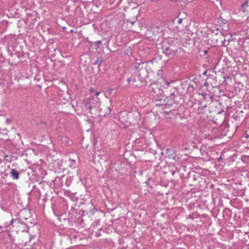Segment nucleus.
Here are the masks:
<instances>
[{
  "label": "nucleus",
  "instance_id": "f257e3e1",
  "mask_svg": "<svg viewBox=\"0 0 249 249\" xmlns=\"http://www.w3.org/2000/svg\"><path fill=\"white\" fill-rule=\"evenodd\" d=\"M8 51L11 57L9 58V61L11 62L12 65H16L19 61V53L15 51L13 47H9Z\"/></svg>",
  "mask_w": 249,
  "mask_h": 249
},
{
  "label": "nucleus",
  "instance_id": "f03ea898",
  "mask_svg": "<svg viewBox=\"0 0 249 249\" xmlns=\"http://www.w3.org/2000/svg\"><path fill=\"white\" fill-rule=\"evenodd\" d=\"M90 99H86L84 101V107L88 110H89L90 111L92 109V107L90 104Z\"/></svg>",
  "mask_w": 249,
  "mask_h": 249
},
{
  "label": "nucleus",
  "instance_id": "7ed1b4c3",
  "mask_svg": "<svg viewBox=\"0 0 249 249\" xmlns=\"http://www.w3.org/2000/svg\"><path fill=\"white\" fill-rule=\"evenodd\" d=\"M11 176L14 179H18L19 178V173L15 169H12L11 171Z\"/></svg>",
  "mask_w": 249,
  "mask_h": 249
},
{
  "label": "nucleus",
  "instance_id": "20e7f679",
  "mask_svg": "<svg viewBox=\"0 0 249 249\" xmlns=\"http://www.w3.org/2000/svg\"><path fill=\"white\" fill-rule=\"evenodd\" d=\"M242 9L243 12L248 15L249 14V5L247 3L243 4L242 5Z\"/></svg>",
  "mask_w": 249,
  "mask_h": 249
},
{
  "label": "nucleus",
  "instance_id": "39448f33",
  "mask_svg": "<svg viewBox=\"0 0 249 249\" xmlns=\"http://www.w3.org/2000/svg\"><path fill=\"white\" fill-rule=\"evenodd\" d=\"M104 111H103V115H106L107 114H109L111 113V110L109 107H106L104 108Z\"/></svg>",
  "mask_w": 249,
  "mask_h": 249
},
{
  "label": "nucleus",
  "instance_id": "423d86ee",
  "mask_svg": "<svg viewBox=\"0 0 249 249\" xmlns=\"http://www.w3.org/2000/svg\"><path fill=\"white\" fill-rule=\"evenodd\" d=\"M4 159L5 160H6L7 161H8V162H11L12 160L11 157H10V156H9L8 155L5 156Z\"/></svg>",
  "mask_w": 249,
  "mask_h": 249
},
{
  "label": "nucleus",
  "instance_id": "0eeeda50",
  "mask_svg": "<svg viewBox=\"0 0 249 249\" xmlns=\"http://www.w3.org/2000/svg\"><path fill=\"white\" fill-rule=\"evenodd\" d=\"M102 60L100 58H98L96 60V62L95 63L96 64H98L99 65H100L102 63Z\"/></svg>",
  "mask_w": 249,
  "mask_h": 249
},
{
  "label": "nucleus",
  "instance_id": "6e6552de",
  "mask_svg": "<svg viewBox=\"0 0 249 249\" xmlns=\"http://www.w3.org/2000/svg\"><path fill=\"white\" fill-rule=\"evenodd\" d=\"M182 18H178V20H177V23L178 24H180L182 23Z\"/></svg>",
  "mask_w": 249,
  "mask_h": 249
},
{
  "label": "nucleus",
  "instance_id": "1a4fd4ad",
  "mask_svg": "<svg viewBox=\"0 0 249 249\" xmlns=\"http://www.w3.org/2000/svg\"><path fill=\"white\" fill-rule=\"evenodd\" d=\"M95 43L97 44H99V45H100L102 43V41H100V40L97 41L96 42H95Z\"/></svg>",
  "mask_w": 249,
  "mask_h": 249
},
{
  "label": "nucleus",
  "instance_id": "9d476101",
  "mask_svg": "<svg viewBox=\"0 0 249 249\" xmlns=\"http://www.w3.org/2000/svg\"><path fill=\"white\" fill-rule=\"evenodd\" d=\"M14 221H15V219H12L11 220V221H10V225H12L13 224V223H14Z\"/></svg>",
  "mask_w": 249,
  "mask_h": 249
},
{
  "label": "nucleus",
  "instance_id": "9b49d317",
  "mask_svg": "<svg viewBox=\"0 0 249 249\" xmlns=\"http://www.w3.org/2000/svg\"><path fill=\"white\" fill-rule=\"evenodd\" d=\"M100 94V92L97 91L95 92V95L97 96Z\"/></svg>",
  "mask_w": 249,
  "mask_h": 249
},
{
  "label": "nucleus",
  "instance_id": "f8f14e48",
  "mask_svg": "<svg viewBox=\"0 0 249 249\" xmlns=\"http://www.w3.org/2000/svg\"><path fill=\"white\" fill-rule=\"evenodd\" d=\"M89 91H90V92L91 93H93V92H94V90L93 89H92V88L90 89H89Z\"/></svg>",
  "mask_w": 249,
  "mask_h": 249
},
{
  "label": "nucleus",
  "instance_id": "ddd939ff",
  "mask_svg": "<svg viewBox=\"0 0 249 249\" xmlns=\"http://www.w3.org/2000/svg\"><path fill=\"white\" fill-rule=\"evenodd\" d=\"M127 81L128 83H129L130 81H131V78H128L127 79Z\"/></svg>",
  "mask_w": 249,
  "mask_h": 249
},
{
  "label": "nucleus",
  "instance_id": "4468645a",
  "mask_svg": "<svg viewBox=\"0 0 249 249\" xmlns=\"http://www.w3.org/2000/svg\"><path fill=\"white\" fill-rule=\"evenodd\" d=\"M245 138H247V139L249 138V135H246L245 136Z\"/></svg>",
  "mask_w": 249,
  "mask_h": 249
},
{
  "label": "nucleus",
  "instance_id": "2eb2a0df",
  "mask_svg": "<svg viewBox=\"0 0 249 249\" xmlns=\"http://www.w3.org/2000/svg\"><path fill=\"white\" fill-rule=\"evenodd\" d=\"M204 53H205V54H207V53H208V51H207V50H205V51H204Z\"/></svg>",
  "mask_w": 249,
  "mask_h": 249
},
{
  "label": "nucleus",
  "instance_id": "dca6fc26",
  "mask_svg": "<svg viewBox=\"0 0 249 249\" xmlns=\"http://www.w3.org/2000/svg\"><path fill=\"white\" fill-rule=\"evenodd\" d=\"M135 21H131L130 23L132 24H133L134 23Z\"/></svg>",
  "mask_w": 249,
  "mask_h": 249
}]
</instances>
